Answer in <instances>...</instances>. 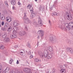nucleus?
Segmentation results:
<instances>
[{"label": "nucleus", "instance_id": "1", "mask_svg": "<svg viewBox=\"0 0 73 73\" xmlns=\"http://www.w3.org/2000/svg\"><path fill=\"white\" fill-rule=\"evenodd\" d=\"M65 31H67L68 29L69 31L73 28V23L71 22L68 24L66 23L64 25Z\"/></svg>", "mask_w": 73, "mask_h": 73}, {"label": "nucleus", "instance_id": "2", "mask_svg": "<svg viewBox=\"0 0 73 73\" xmlns=\"http://www.w3.org/2000/svg\"><path fill=\"white\" fill-rule=\"evenodd\" d=\"M31 70L30 69L28 68H25L23 69V71L25 72H26V73H32L31 72Z\"/></svg>", "mask_w": 73, "mask_h": 73}, {"label": "nucleus", "instance_id": "3", "mask_svg": "<svg viewBox=\"0 0 73 73\" xmlns=\"http://www.w3.org/2000/svg\"><path fill=\"white\" fill-rule=\"evenodd\" d=\"M50 41L52 43V44H54V43L56 42V40L53 38V37H51L50 38Z\"/></svg>", "mask_w": 73, "mask_h": 73}, {"label": "nucleus", "instance_id": "4", "mask_svg": "<svg viewBox=\"0 0 73 73\" xmlns=\"http://www.w3.org/2000/svg\"><path fill=\"white\" fill-rule=\"evenodd\" d=\"M13 25L15 27H17L19 25V23L18 21H15L13 23Z\"/></svg>", "mask_w": 73, "mask_h": 73}, {"label": "nucleus", "instance_id": "5", "mask_svg": "<svg viewBox=\"0 0 73 73\" xmlns=\"http://www.w3.org/2000/svg\"><path fill=\"white\" fill-rule=\"evenodd\" d=\"M66 15H67L69 19V20H71L72 18V16L71 14L69 13H67Z\"/></svg>", "mask_w": 73, "mask_h": 73}, {"label": "nucleus", "instance_id": "6", "mask_svg": "<svg viewBox=\"0 0 73 73\" xmlns=\"http://www.w3.org/2000/svg\"><path fill=\"white\" fill-rule=\"evenodd\" d=\"M16 37H17V35L13 34L11 35L10 38H16Z\"/></svg>", "mask_w": 73, "mask_h": 73}, {"label": "nucleus", "instance_id": "7", "mask_svg": "<svg viewBox=\"0 0 73 73\" xmlns=\"http://www.w3.org/2000/svg\"><path fill=\"white\" fill-rule=\"evenodd\" d=\"M7 33L6 32L3 33L2 34V37L3 38H5L7 37Z\"/></svg>", "mask_w": 73, "mask_h": 73}, {"label": "nucleus", "instance_id": "8", "mask_svg": "<svg viewBox=\"0 0 73 73\" xmlns=\"http://www.w3.org/2000/svg\"><path fill=\"white\" fill-rule=\"evenodd\" d=\"M6 20L7 21H8L9 22H11L12 21L11 18L9 17H7L6 18Z\"/></svg>", "mask_w": 73, "mask_h": 73}, {"label": "nucleus", "instance_id": "9", "mask_svg": "<svg viewBox=\"0 0 73 73\" xmlns=\"http://www.w3.org/2000/svg\"><path fill=\"white\" fill-rule=\"evenodd\" d=\"M38 23L39 25H41V26L42 25V21L40 19H38Z\"/></svg>", "mask_w": 73, "mask_h": 73}, {"label": "nucleus", "instance_id": "10", "mask_svg": "<svg viewBox=\"0 0 73 73\" xmlns=\"http://www.w3.org/2000/svg\"><path fill=\"white\" fill-rule=\"evenodd\" d=\"M60 72L61 73H66V70L65 69H62L60 70Z\"/></svg>", "mask_w": 73, "mask_h": 73}, {"label": "nucleus", "instance_id": "11", "mask_svg": "<svg viewBox=\"0 0 73 73\" xmlns=\"http://www.w3.org/2000/svg\"><path fill=\"white\" fill-rule=\"evenodd\" d=\"M52 15L53 16H58V15H59V13L56 12H54Z\"/></svg>", "mask_w": 73, "mask_h": 73}, {"label": "nucleus", "instance_id": "12", "mask_svg": "<svg viewBox=\"0 0 73 73\" xmlns=\"http://www.w3.org/2000/svg\"><path fill=\"white\" fill-rule=\"evenodd\" d=\"M11 30H12V27H11L8 26L7 29V31L8 32H10L11 31Z\"/></svg>", "mask_w": 73, "mask_h": 73}, {"label": "nucleus", "instance_id": "13", "mask_svg": "<svg viewBox=\"0 0 73 73\" xmlns=\"http://www.w3.org/2000/svg\"><path fill=\"white\" fill-rule=\"evenodd\" d=\"M48 49L50 52H53V49L51 47H48Z\"/></svg>", "mask_w": 73, "mask_h": 73}, {"label": "nucleus", "instance_id": "14", "mask_svg": "<svg viewBox=\"0 0 73 73\" xmlns=\"http://www.w3.org/2000/svg\"><path fill=\"white\" fill-rule=\"evenodd\" d=\"M5 40L6 42H9L10 41V39L8 38H6L5 39Z\"/></svg>", "mask_w": 73, "mask_h": 73}, {"label": "nucleus", "instance_id": "15", "mask_svg": "<svg viewBox=\"0 0 73 73\" xmlns=\"http://www.w3.org/2000/svg\"><path fill=\"white\" fill-rule=\"evenodd\" d=\"M11 3L12 5H15L16 4V1L15 0H12Z\"/></svg>", "mask_w": 73, "mask_h": 73}, {"label": "nucleus", "instance_id": "16", "mask_svg": "<svg viewBox=\"0 0 73 73\" xmlns=\"http://www.w3.org/2000/svg\"><path fill=\"white\" fill-rule=\"evenodd\" d=\"M68 50H69V52L71 53H73V49L72 48H68Z\"/></svg>", "mask_w": 73, "mask_h": 73}, {"label": "nucleus", "instance_id": "17", "mask_svg": "<svg viewBox=\"0 0 73 73\" xmlns=\"http://www.w3.org/2000/svg\"><path fill=\"white\" fill-rule=\"evenodd\" d=\"M0 49H2V50H3V49H5V47H4V45H1L0 46Z\"/></svg>", "mask_w": 73, "mask_h": 73}, {"label": "nucleus", "instance_id": "18", "mask_svg": "<svg viewBox=\"0 0 73 73\" xmlns=\"http://www.w3.org/2000/svg\"><path fill=\"white\" fill-rule=\"evenodd\" d=\"M30 11L31 12V13H33V7H31L30 8Z\"/></svg>", "mask_w": 73, "mask_h": 73}, {"label": "nucleus", "instance_id": "19", "mask_svg": "<svg viewBox=\"0 0 73 73\" xmlns=\"http://www.w3.org/2000/svg\"><path fill=\"white\" fill-rule=\"evenodd\" d=\"M32 7V4H31L27 6V7L28 9L31 8Z\"/></svg>", "mask_w": 73, "mask_h": 73}, {"label": "nucleus", "instance_id": "20", "mask_svg": "<svg viewBox=\"0 0 73 73\" xmlns=\"http://www.w3.org/2000/svg\"><path fill=\"white\" fill-rule=\"evenodd\" d=\"M35 61L36 62H40V61H41V59H38L37 58H36L35 59Z\"/></svg>", "mask_w": 73, "mask_h": 73}, {"label": "nucleus", "instance_id": "21", "mask_svg": "<svg viewBox=\"0 0 73 73\" xmlns=\"http://www.w3.org/2000/svg\"><path fill=\"white\" fill-rule=\"evenodd\" d=\"M9 70H10L9 68V67H7L6 68L5 71V72H8V71H9Z\"/></svg>", "mask_w": 73, "mask_h": 73}, {"label": "nucleus", "instance_id": "22", "mask_svg": "<svg viewBox=\"0 0 73 73\" xmlns=\"http://www.w3.org/2000/svg\"><path fill=\"white\" fill-rule=\"evenodd\" d=\"M12 62H13V59L10 58L9 61V64H11L12 63Z\"/></svg>", "mask_w": 73, "mask_h": 73}, {"label": "nucleus", "instance_id": "23", "mask_svg": "<svg viewBox=\"0 0 73 73\" xmlns=\"http://www.w3.org/2000/svg\"><path fill=\"white\" fill-rule=\"evenodd\" d=\"M44 31L42 32V33H41L40 36L41 37H43V36H44Z\"/></svg>", "mask_w": 73, "mask_h": 73}, {"label": "nucleus", "instance_id": "24", "mask_svg": "<svg viewBox=\"0 0 73 73\" xmlns=\"http://www.w3.org/2000/svg\"><path fill=\"white\" fill-rule=\"evenodd\" d=\"M42 32H44V31L41 30H39L38 32V34H40V33H42Z\"/></svg>", "mask_w": 73, "mask_h": 73}, {"label": "nucleus", "instance_id": "25", "mask_svg": "<svg viewBox=\"0 0 73 73\" xmlns=\"http://www.w3.org/2000/svg\"><path fill=\"white\" fill-rule=\"evenodd\" d=\"M48 58H52V56L50 55H48Z\"/></svg>", "mask_w": 73, "mask_h": 73}, {"label": "nucleus", "instance_id": "26", "mask_svg": "<svg viewBox=\"0 0 73 73\" xmlns=\"http://www.w3.org/2000/svg\"><path fill=\"white\" fill-rule=\"evenodd\" d=\"M5 3L6 6H7V7H8V3H7V1H5Z\"/></svg>", "mask_w": 73, "mask_h": 73}, {"label": "nucleus", "instance_id": "27", "mask_svg": "<svg viewBox=\"0 0 73 73\" xmlns=\"http://www.w3.org/2000/svg\"><path fill=\"white\" fill-rule=\"evenodd\" d=\"M55 70H56L54 69H53L52 70V73H54V72H55Z\"/></svg>", "mask_w": 73, "mask_h": 73}, {"label": "nucleus", "instance_id": "28", "mask_svg": "<svg viewBox=\"0 0 73 73\" xmlns=\"http://www.w3.org/2000/svg\"><path fill=\"white\" fill-rule=\"evenodd\" d=\"M2 68H3V67L2 66V64L1 63V64H0V69H2Z\"/></svg>", "mask_w": 73, "mask_h": 73}, {"label": "nucleus", "instance_id": "29", "mask_svg": "<svg viewBox=\"0 0 73 73\" xmlns=\"http://www.w3.org/2000/svg\"><path fill=\"white\" fill-rule=\"evenodd\" d=\"M1 18V20H4L5 19L4 17L3 16H2Z\"/></svg>", "mask_w": 73, "mask_h": 73}, {"label": "nucleus", "instance_id": "30", "mask_svg": "<svg viewBox=\"0 0 73 73\" xmlns=\"http://www.w3.org/2000/svg\"><path fill=\"white\" fill-rule=\"evenodd\" d=\"M1 25H4V22L2 21L1 22Z\"/></svg>", "mask_w": 73, "mask_h": 73}, {"label": "nucleus", "instance_id": "31", "mask_svg": "<svg viewBox=\"0 0 73 73\" xmlns=\"http://www.w3.org/2000/svg\"><path fill=\"white\" fill-rule=\"evenodd\" d=\"M33 56H32V55H31L30 57V58L31 59V58H33Z\"/></svg>", "mask_w": 73, "mask_h": 73}, {"label": "nucleus", "instance_id": "32", "mask_svg": "<svg viewBox=\"0 0 73 73\" xmlns=\"http://www.w3.org/2000/svg\"><path fill=\"white\" fill-rule=\"evenodd\" d=\"M13 33H17V31H13Z\"/></svg>", "mask_w": 73, "mask_h": 73}, {"label": "nucleus", "instance_id": "33", "mask_svg": "<svg viewBox=\"0 0 73 73\" xmlns=\"http://www.w3.org/2000/svg\"><path fill=\"white\" fill-rule=\"evenodd\" d=\"M17 64H19V60H17L16 62Z\"/></svg>", "mask_w": 73, "mask_h": 73}, {"label": "nucleus", "instance_id": "34", "mask_svg": "<svg viewBox=\"0 0 73 73\" xmlns=\"http://www.w3.org/2000/svg\"><path fill=\"white\" fill-rule=\"evenodd\" d=\"M40 56L41 57H44V55H43V54H41Z\"/></svg>", "mask_w": 73, "mask_h": 73}, {"label": "nucleus", "instance_id": "35", "mask_svg": "<svg viewBox=\"0 0 73 73\" xmlns=\"http://www.w3.org/2000/svg\"><path fill=\"white\" fill-rule=\"evenodd\" d=\"M18 5H21V3H20V2H18Z\"/></svg>", "mask_w": 73, "mask_h": 73}, {"label": "nucleus", "instance_id": "36", "mask_svg": "<svg viewBox=\"0 0 73 73\" xmlns=\"http://www.w3.org/2000/svg\"><path fill=\"white\" fill-rule=\"evenodd\" d=\"M47 72H49V71L50 70L49 69H47Z\"/></svg>", "mask_w": 73, "mask_h": 73}, {"label": "nucleus", "instance_id": "37", "mask_svg": "<svg viewBox=\"0 0 73 73\" xmlns=\"http://www.w3.org/2000/svg\"><path fill=\"white\" fill-rule=\"evenodd\" d=\"M31 17H33V14L31 15Z\"/></svg>", "mask_w": 73, "mask_h": 73}, {"label": "nucleus", "instance_id": "38", "mask_svg": "<svg viewBox=\"0 0 73 73\" xmlns=\"http://www.w3.org/2000/svg\"><path fill=\"white\" fill-rule=\"evenodd\" d=\"M20 53H21V54H23V53L22 52H20Z\"/></svg>", "mask_w": 73, "mask_h": 73}, {"label": "nucleus", "instance_id": "39", "mask_svg": "<svg viewBox=\"0 0 73 73\" xmlns=\"http://www.w3.org/2000/svg\"><path fill=\"white\" fill-rule=\"evenodd\" d=\"M15 7H13V9H15Z\"/></svg>", "mask_w": 73, "mask_h": 73}, {"label": "nucleus", "instance_id": "40", "mask_svg": "<svg viewBox=\"0 0 73 73\" xmlns=\"http://www.w3.org/2000/svg\"><path fill=\"white\" fill-rule=\"evenodd\" d=\"M2 70V69H0V73H1V70Z\"/></svg>", "mask_w": 73, "mask_h": 73}, {"label": "nucleus", "instance_id": "41", "mask_svg": "<svg viewBox=\"0 0 73 73\" xmlns=\"http://www.w3.org/2000/svg\"><path fill=\"white\" fill-rule=\"evenodd\" d=\"M38 38H40V36H38V37H37Z\"/></svg>", "mask_w": 73, "mask_h": 73}, {"label": "nucleus", "instance_id": "42", "mask_svg": "<svg viewBox=\"0 0 73 73\" xmlns=\"http://www.w3.org/2000/svg\"><path fill=\"white\" fill-rule=\"evenodd\" d=\"M49 23H50V21H49Z\"/></svg>", "mask_w": 73, "mask_h": 73}, {"label": "nucleus", "instance_id": "43", "mask_svg": "<svg viewBox=\"0 0 73 73\" xmlns=\"http://www.w3.org/2000/svg\"><path fill=\"white\" fill-rule=\"evenodd\" d=\"M24 15H25H25H26V14L25 13Z\"/></svg>", "mask_w": 73, "mask_h": 73}, {"label": "nucleus", "instance_id": "44", "mask_svg": "<svg viewBox=\"0 0 73 73\" xmlns=\"http://www.w3.org/2000/svg\"><path fill=\"white\" fill-rule=\"evenodd\" d=\"M35 1H37V0H35Z\"/></svg>", "mask_w": 73, "mask_h": 73}, {"label": "nucleus", "instance_id": "45", "mask_svg": "<svg viewBox=\"0 0 73 73\" xmlns=\"http://www.w3.org/2000/svg\"><path fill=\"white\" fill-rule=\"evenodd\" d=\"M1 15V13H0V16Z\"/></svg>", "mask_w": 73, "mask_h": 73}, {"label": "nucleus", "instance_id": "46", "mask_svg": "<svg viewBox=\"0 0 73 73\" xmlns=\"http://www.w3.org/2000/svg\"><path fill=\"white\" fill-rule=\"evenodd\" d=\"M11 73H13V72H11Z\"/></svg>", "mask_w": 73, "mask_h": 73}, {"label": "nucleus", "instance_id": "47", "mask_svg": "<svg viewBox=\"0 0 73 73\" xmlns=\"http://www.w3.org/2000/svg\"><path fill=\"white\" fill-rule=\"evenodd\" d=\"M0 65H1V63H0Z\"/></svg>", "mask_w": 73, "mask_h": 73}, {"label": "nucleus", "instance_id": "48", "mask_svg": "<svg viewBox=\"0 0 73 73\" xmlns=\"http://www.w3.org/2000/svg\"><path fill=\"white\" fill-rule=\"evenodd\" d=\"M22 55H23V54H22Z\"/></svg>", "mask_w": 73, "mask_h": 73}, {"label": "nucleus", "instance_id": "49", "mask_svg": "<svg viewBox=\"0 0 73 73\" xmlns=\"http://www.w3.org/2000/svg\"><path fill=\"white\" fill-rule=\"evenodd\" d=\"M0 36H1V35H0Z\"/></svg>", "mask_w": 73, "mask_h": 73}]
</instances>
